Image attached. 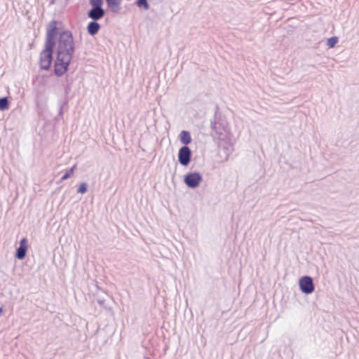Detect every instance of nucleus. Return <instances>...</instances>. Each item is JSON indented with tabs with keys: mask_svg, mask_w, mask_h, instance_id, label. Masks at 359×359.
<instances>
[{
	"mask_svg": "<svg viewBox=\"0 0 359 359\" xmlns=\"http://www.w3.org/2000/svg\"><path fill=\"white\" fill-rule=\"evenodd\" d=\"M136 5L140 8H143L145 10H148L149 5L147 0H137Z\"/></svg>",
	"mask_w": 359,
	"mask_h": 359,
	"instance_id": "obj_16",
	"label": "nucleus"
},
{
	"mask_svg": "<svg viewBox=\"0 0 359 359\" xmlns=\"http://www.w3.org/2000/svg\"><path fill=\"white\" fill-rule=\"evenodd\" d=\"M78 193L85 194L87 191V184L86 183H81L78 189Z\"/></svg>",
	"mask_w": 359,
	"mask_h": 359,
	"instance_id": "obj_19",
	"label": "nucleus"
},
{
	"mask_svg": "<svg viewBox=\"0 0 359 359\" xmlns=\"http://www.w3.org/2000/svg\"><path fill=\"white\" fill-rule=\"evenodd\" d=\"M180 142L184 144V146H187L191 142V137L189 132L187 130L181 131L180 134Z\"/></svg>",
	"mask_w": 359,
	"mask_h": 359,
	"instance_id": "obj_13",
	"label": "nucleus"
},
{
	"mask_svg": "<svg viewBox=\"0 0 359 359\" xmlns=\"http://www.w3.org/2000/svg\"><path fill=\"white\" fill-rule=\"evenodd\" d=\"M337 41H338L337 37L332 36V37H330V39H328L327 42V45L330 48H332V47H334L335 46V44L337 43Z\"/></svg>",
	"mask_w": 359,
	"mask_h": 359,
	"instance_id": "obj_17",
	"label": "nucleus"
},
{
	"mask_svg": "<svg viewBox=\"0 0 359 359\" xmlns=\"http://www.w3.org/2000/svg\"><path fill=\"white\" fill-rule=\"evenodd\" d=\"M108 6L111 11L115 13H119L121 10L120 4L121 0H106Z\"/></svg>",
	"mask_w": 359,
	"mask_h": 359,
	"instance_id": "obj_12",
	"label": "nucleus"
},
{
	"mask_svg": "<svg viewBox=\"0 0 359 359\" xmlns=\"http://www.w3.org/2000/svg\"><path fill=\"white\" fill-rule=\"evenodd\" d=\"M2 311H3L2 307H0V316H1V313H2Z\"/></svg>",
	"mask_w": 359,
	"mask_h": 359,
	"instance_id": "obj_20",
	"label": "nucleus"
},
{
	"mask_svg": "<svg viewBox=\"0 0 359 359\" xmlns=\"http://www.w3.org/2000/svg\"><path fill=\"white\" fill-rule=\"evenodd\" d=\"M74 42L72 33L64 31L60 33L57 48V57L54 65V73L62 76L68 69L74 53Z\"/></svg>",
	"mask_w": 359,
	"mask_h": 359,
	"instance_id": "obj_1",
	"label": "nucleus"
},
{
	"mask_svg": "<svg viewBox=\"0 0 359 359\" xmlns=\"http://www.w3.org/2000/svg\"><path fill=\"white\" fill-rule=\"evenodd\" d=\"M219 147L221 150L224 151V160H228L230 154L233 151V144L230 142H227L225 144L222 145V144H219Z\"/></svg>",
	"mask_w": 359,
	"mask_h": 359,
	"instance_id": "obj_9",
	"label": "nucleus"
},
{
	"mask_svg": "<svg viewBox=\"0 0 359 359\" xmlns=\"http://www.w3.org/2000/svg\"><path fill=\"white\" fill-rule=\"evenodd\" d=\"M202 180V175L198 172H189L184 178L185 184L191 189L198 187Z\"/></svg>",
	"mask_w": 359,
	"mask_h": 359,
	"instance_id": "obj_3",
	"label": "nucleus"
},
{
	"mask_svg": "<svg viewBox=\"0 0 359 359\" xmlns=\"http://www.w3.org/2000/svg\"><path fill=\"white\" fill-rule=\"evenodd\" d=\"M57 22L55 20L51 21L47 28L46 43L48 47L55 46V37L57 35Z\"/></svg>",
	"mask_w": 359,
	"mask_h": 359,
	"instance_id": "obj_4",
	"label": "nucleus"
},
{
	"mask_svg": "<svg viewBox=\"0 0 359 359\" xmlns=\"http://www.w3.org/2000/svg\"><path fill=\"white\" fill-rule=\"evenodd\" d=\"M192 152L188 146L182 147L178 152V161L179 163L187 166L189 164L191 159Z\"/></svg>",
	"mask_w": 359,
	"mask_h": 359,
	"instance_id": "obj_6",
	"label": "nucleus"
},
{
	"mask_svg": "<svg viewBox=\"0 0 359 359\" xmlns=\"http://www.w3.org/2000/svg\"><path fill=\"white\" fill-rule=\"evenodd\" d=\"M299 285L300 290L304 294H311L314 291L315 286L311 277L305 276L299 279Z\"/></svg>",
	"mask_w": 359,
	"mask_h": 359,
	"instance_id": "obj_5",
	"label": "nucleus"
},
{
	"mask_svg": "<svg viewBox=\"0 0 359 359\" xmlns=\"http://www.w3.org/2000/svg\"><path fill=\"white\" fill-rule=\"evenodd\" d=\"M211 128L213 132L219 135V138L222 139L225 135V128L217 122H212Z\"/></svg>",
	"mask_w": 359,
	"mask_h": 359,
	"instance_id": "obj_10",
	"label": "nucleus"
},
{
	"mask_svg": "<svg viewBox=\"0 0 359 359\" xmlns=\"http://www.w3.org/2000/svg\"><path fill=\"white\" fill-rule=\"evenodd\" d=\"M92 8H102V0H90Z\"/></svg>",
	"mask_w": 359,
	"mask_h": 359,
	"instance_id": "obj_18",
	"label": "nucleus"
},
{
	"mask_svg": "<svg viewBox=\"0 0 359 359\" xmlns=\"http://www.w3.org/2000/svg\"><path fill=\"white\" fill-rule=\"evenodd\" d=\"M100 29V24L95 20L90 22L87 27L88 32L92 36L96 34L99 32Z\"/></svg>",
	"mask_w": 359,
	"mask_h": 359,
	"instance_id": "obj_11",
	"label": "nucleus"
},
{
	"mask_svg": "<svg viewBox=\"0 0 359 359\" xmlns=\"http://www.w3.org/2000/svg\"><path fill=\"white\" fill-rule=\"evenodd\" d=\"M76 165H74L72 168L65 171V173L61 178V181H64L69 178L74 173V169L76 168Z\"/></svg>",
	"mask_w": 359,
	"mask_h": 359,
	"instance_id": "obj_15",
	"label": "nucleus"
},
{
	"mask_svg": "<svg viewBox=\"0 0 359 359\" xmlns=\"http://www.w3.org/2000/svg\"><path fill=\"white\" fill-rule=\"evenodd\" d=\"M105 11L102 8H92L88 12V17L93 20L97 21L104 17Z\"/></svg>",
	"mask_w": 359,
	"mask_h": 359,
	"instance_id": "obj_8",
	"label": "nucleus"
},
{
	"mask_svg": "<svg viewBox=\"0 0 359 359\" xmlns=\"http://www.w3.org/2000/svg\"><path fill=\"white\" fill-rule=\"evenodd\" d=\"M27 242V238H23L20 241V246L17 248L15 254V257L20 260L23 259L26 256L28 248Z\"/></svg>",
	"mask_w": 359,
	"mask_h": 359,
	"instance_id": "obj_7",
	"label": "nucleus"
},
{
	"mask_svg": "<svg viewBox=\"0 0 359 359\" xmlns=\"http://www.w3.org/2000/svg\"><path fill=\"white\" fill-rule=\"evenodd\" d=\"M9 107V102L6 97L0 98V110L4 111Z\"/></svg>",
	"mask_w": 359,
	"mask_h": 359,
	"instance_id": "obj_14",
	"label": "nucleus"
},
{
	"mask_svg": "<svg viewBox=\"0 0 359 359\" xmlns=\"http://www.w3.org/2000/svg\"><path fill=\"white\" fill-rule=\"evenodd\" d=\"M54 47H48V45L45 44V49L41 53L40 55V66L41 69L45 70L49 69L53 60Z\"/></svg>",
	"mask_w": 359,
	"mask_h": 359,
	"instance_id": "obj_2",
	"label": "nucleus"
}]
</instances>
